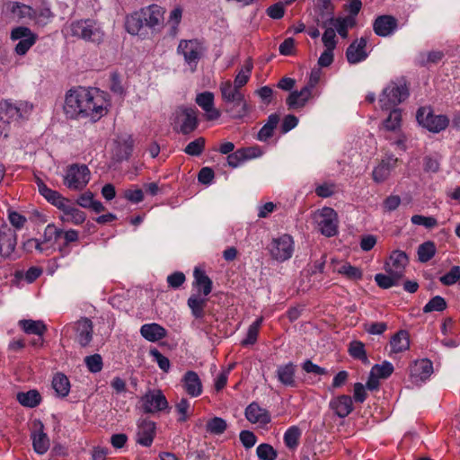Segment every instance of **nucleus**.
<instances>
[{
  "instance_id": "obj_15",
  "label": "nucleus",
  "mask_w": 460,
  "mask_h": 460,
  "mask_svg": "<svg viewBox=\"0 0 460 460\" xmlns=\"http://www.w3.org/2000/svg\"><path fill=\"white\" fill-rule=\"evenodd\" d=\"M244 414L248 421L260 427H265L271 421L269 411L261 407L255 402L246 407Z\"/></svg>"
},
{
  "instance_id": "obj_63",
  "label": "nucleus",
  "mask_w": 460,
  "mask_h": 460,
  "mask_svg": "<svg viewBox=\"0 0 460 460\" xmlns=\"http://www.w3.org/2000/svg\"><path fill=\"white\" fill-rule=\"evenodd\" d=\"M322 41L326 49H335L337 45L336 34L334 29H327L324 31Z\"/></svg>"
},
{
  "instance_id": "obj_36",
  "label": "nucleus",
  "mask_w": 460,
  "mask_h": 460,
  "mask_svg": "<svg viewBox=\"0 0 460 460\" xmlns=\"http://www.w3.org/2000/svg\"><path fill=\"white\" fill-rule=\"evenodd\" d=\"M145 19L146 17L143 16L141 9L127 16L125 22L127 31L132 35L138 34L141 29L146 26Z\"/></svg>"
},
{
  "instance_id": "obj_3",
  "label": "nucleus",
  "mask_w": 460,
  "mask_h": 460,
  "mask_svg": "<svg viewBox=\"0 0 460 460\" xmlns=\"http://www.w3.org/2000/svg\"><path fill=\"white\" fill-rule=\"evenodd\" d=\"M71 35L85 41L100 44L103 41L104 32L93 20H80L71 22Z\"/></svg>"
},
{
  "instance_id": "obj_40",
  "label": "nucleus",
  "mask_w": 460,
  "mask_h": 460,
  "mask_svg": "<svg viewBox=\"0 0 460 460\" xmlns=\"http://www.w3.org/2000/svg\"><path fill=\"white\" fill-rule=\"evenodd\" d=\"M208 299L198 295H192L188 299V305L195 318H202L205 315L204 309Z\"/></svg>"
},
{
  "instance_id": "obj_45",
  "label": "nucleus",
  "mask_w": 460,
  "mask_h": 460,
  "mask_svg": "<svg viewBox=\"0 0 460 460\" xmlns=\"http://www.w3.org/2000/svg\"><path fill=\"white\" fill-rule=\"evenodd\" d=\"M418 259L420 262H428L436 254L435 243L431 241L425 242L418 247Z\"/></svg>"
},
{
  "instance_id": "obj_5",
  "label": "nucleus",
  "mask_w": 460,
  "mask_h": 460,
  "mask_svg": "<svg viewBox=\"0 0 460 460\" xmlns=\"http://www.w3.org/2000/svg\"><path fill=\"white\" fill-rule=\"evenodd\" d=\"M419 124L429 131L438 133L449 125V119L446 115H435L430 107H420L416 113Z\"/></svg>"
},
{
  "instance_id": "obj_1",
  "label": "nucleus",
  "mask_w": 460,
  "mask_h": 460,
  "mask_svg": "<svg viewBox=\"0 0 460 460\" xmlns=\"http://www.w3.org/2000/svg\"><path fill=\"white\" fill-rule=\"evenodd\" d=\"M110 107L107 93L80 86L66 93L63 109L70 119H88L95 123L108 113Z\"/></svg>"
},
{
  "instance_id": "obj_52",
  "label": "nucleus",
  "mask_w": 460,
  "mask_h": 460,
  "mask_svg": "<svg viewBox=\"0 0 460 460\" xmlns=\"http://www.w3.org/2000/svg\"><path fill=\"white\" fill-rule=\"evenodd\" d=\"M338 273L344 275L350 280H358L363 277L362 270L349 263H345L338 269Z\"/></svg>"
},
{
  "instance_id": "obj_43",
  "label": "nucleus",
  "mask_w": 460,
  "mask_h": 460,
  "mask_svg": "<svg viewBox=\"0 0 460 460\" xmlns=\"http://www.w3.org/2000/svg\"><path fill=\"white\" fill-rule=\"evenodd\" d=\"M134 147V140L131 137L124 140L121 144H119L115 151V158L117 161H124L128 160L132 155Z\"/></svg>"
},
{
  "instance_id": "obj_22",
  "label": "nucleus",
  "mask_w": 460,
  "mask_h": 460,
  "mask_svg": "<svg viewBox=\"0 0 460 460\" xmlns=\"http://www.w3.org/2000/svg\"><path fill=\"white\" fill-rule=\"evenodd\" d=\"M185 392L191 397H198L202 394V383L194 371H187L181 379Z\"/></svg>"
},
{
  "instance_id": "obj_51",
  "label": "nucleus",
  "mask_w": 460,
  "mask_h": 460,
  "mask_svg": "<svg viewBox=\"0 0 460 460\" xmlns=\"http://www.w3.org/2000/svg\"><path fill=\"white\" fill-rule=\"evenodd\" d=\"M444 58L443 51L433 50L428 53H420L419 57V64L420 66H427L429 64H437Z\"/></svg>"
},
{
  "instance_id": "obj_32",
  "label": "nucleus",
  "mask_w": 460,
  "mask_h": 460,
  "mask_svg": "<svg viewBox=\"0 0 460 460\" xmlns=\"http://www.w3.org/2000/svg\"><path fill=\"white\" fill-rule=\"evenodd\" d=\"M5 9L12 14L13 19L31 18L34 14V10L31 6L19 2L6 3Z\"/></svg>"
},
{
  "instance_id": "obj_10",
  "label": "nucleus",
  "mask_w": 460,
  "mask_h": 460,
  "mask_svg": "<svg viewBox=\"0 0 460 460\" xmlns=\"http://www.w3.org/2000/svg\"><path fill=\"white\" fill-rule=\"evenodd\" d=\"M177 51L183 56L185 62L194 71L199 60L201 58L203 47L197 40H182L178 45Z\"/></svg>"
},
{
  "instance_id": "obj_30",
  "label": "nucleus",
  "mask_w": 460,
  "mask_h": 460,
  "mask_svg": "<svg viewBox=\"0 0 460 460\" xmlns=\"http://www.w3.org/2000/svg\"><path fill=\"white\" fill-rule=\"evenodd\" d=\"M193 276V285L197 288V289L199 292H202L205 296L209 295L212 291L213 283L206 272L199 268H195Z\"/></svg>"
},
{
  "instance_id": "obj_4",
  "label": "nucleus",
  "mask_w": 460,
  "mask_h": 460,
  "mask_svg": "<svg viewBox=\"0 0 460 460\" xmlns=\"http://www.w3.org/2000/svg\"><path fill=\"white\" fill-rule=\"evenodd\" d=\"M409 95V90L405 83L391 82L384 90L379 99L382 110H390Z\"/></svg>"
},
{
  "instance_id": "obj_53",
  "label": "nucleus",
  "mask_w": 460,
  "mask_h": 460,
  "mask_svg": "<svg viewBox=\"0 0 460 460\" xmlns=\"http://www.w3.org/2000/svg\"><path fill=\"white\" fill-rule=\"evenodd\" d=\"M205 138L199 137L195 140L190 142L184 148V152L191 156H199L203 153L205 149Z\"/></svg>"
},
{
  "instance_id": "obj_62",
  "label": "nucleus",
  "mask_w": 460,
  "mask_h": 460,
  "mask_svg": "<svg viewBox=\"0 0 460 460\" xmlns=\"http://www.w3.org/2000/svg\"><path fill=\"white\" fill-rule=\"evenodd\" d=\"M63 230L57 228L53 224H49L44 231L43 241L44 243H49L52 239L57 241L58 238L62 236Z\"/></svg>"
},
{
  "instance_id": "obj_44",
  "label": "nucleus",
  "mask_w": 460,
  "mask_h": 460,
  "mask_svg": "<svg viewBox=\"0 0 460 460\" xmlns=\"http://www.w3.org/2000/svg\"><path fill=\"white\" fill-rule=\"evenodd\" d=\"M227 429L226 421L220 417H214L206 423V430L212 435H221Z\"/></svg>"
},
{
  "instance_id": "obj_25",
  "label": "nucleus",
  "mask_w": 460,
  "mask_h": 460,
  "mask_svg": "<svg viewBox=\"0 0 460 460\" xmlns=\"http://www.w3.org/2000/svg\"><path fill=\"white\" fill-rule=\"evenodd\" d=\"M143 16L145 19V25L150 29H156L164 20V10L157 4H151L146 8H142Z\"/></svg>"
},
{
  "instance_id": "obj_38",
  "label": "nucleus",
  "mask_w": 460,
  "mask_h": 460,
  "mask_svg": "<svg viewBox=\"0 0 460 460\" xmlns=\"http://www.w3.org/2000/svg\"><path fill=\"white\" fill-rule=\"evenodd\" d=\"M17 401L25 407L34 408L41 402L40 394L37 390L20 392L16 395Z\"/></svg>"
},
{
  "instance_id": "obj_48",
  "label": "nucleus",
  "mask_w": 460,
  "mask_h": 460,
  "mask_svg": "<svg viewBox=\"0 0 460 460\" xmlns=\"http://www.w3.org/2000/svg\"><path fill=\"white\" fill-rule=\"evenodd\" d=\"M300 437V429L297 426H292L285 432L284 442L289 449H294L298 446Z\"/></svg>"
},
{
  "instance_id": "obj_55",
  "label": "nucleus",
  "mask_w": 460,
  "mask_h": 460,
  "mask_svg": "<svg viewBox=\"0 0 460 460\" xmlns=\"http://www.w3.org/2000/svg\"><path fill=\"white\" fill-rule=\"evenodd\" d=\"M447 308L445 298L440 296L432 297L423 307L424 313H431L433 311L442 312Z\"/></svg>"
},
{
  "instance_id": "obj_16",
  "label": "nucleus",
  "mask_w": 460,
  "mask_h": 460,
  "mask_svg": "<svg viewBox=\"0 0 460 460\" xmlns=\"http://www.w3.org/2000/svg\"><path fill=\"white\" fill-rule=\"evenodd\" d=\"M432 372V362L427 358L415 361L410 367V376L411 382L415 385L427 380Z\"/></svg>"
},
{
  "instance_id": "obj_42",
  "label": "nucleus",
  "mask_w": 460,
  "mask_h": 460,
  "mask_svg": "<svg viewBox=\"0 0 460 460\" xmlns=\"http://www.w3.org/2000/svg\"><path fill=\"white\" fill-rule=\"evenodd\" d=\"M349 354L355 359L360 360L363 364L368 365L369 360L367 356L365 345L359 341H353L349 344Z\"/></svg>"
},
{
  "instance_id": "obj_2",
  "label": "nucleus",
  "mask_w": 460,
  "mask_h": 460,
  "mask_svg": "<svg viewBox=\"0 0 460 460\" xmlns=\"http://www.w3.org/2000/svg\"><path fill=\"white\" fill-rule=\"evenodd\" d=\"M220 93L226 104L225 111L232 119H243L250 112L251 108L244 98V94L240 88L233 85L231 81L221 83Z\"/></svg>"
},
{
  "instance_id": "obj_60",
  "label": "nucleus",
  "mask_w": 460,
  "mask_h": 460,
  "mask_svg": "<svg viewBox=\"0 0 460 460\" xmlns=\"http://www.w3.org/2000/svg\"><path fill=\"white\" fill-rule=\"evenodd\" d=\"M189 409H190V402L186 398H181L175 404V410H176L177 413L180 415L178 418L179 422H185L188 420Z\"/></svg>"
},
{
  "instance_id": "obj_59",
  "label": "nucleus",
  "mask_w": 460,
  "mask_h": 460,
  "mask_svg": "<svg viewBox=\"0 0 460 460\" xmlns=\"http://www.w3.org/2000/svg\"><path fill=\"white\" fill-rule=\"evenodd\" d=\"M460 279V267L453 266L450 270L440 278V282L445 286H451Z\"/></svg>"
},
{
  "instance_id": "obj_29",
  "label": "nucleus",
  "mask_w": 460,
  "mask_h": 460,
  "mask_svg": "<svg viewBox=\"0 0 460 460\" xmlns=\"http://www.w3.org/2000/svg\"><path fill=\"white\" fill-rule=\"evenodd\" d=\"M140 334L148 341H158L167 335V331L158 323H146L140 328Z\"/></svg>"
},
{
  "instance_id": "obj_56",
  "label": "nucleus",
  "mask_w": 460,
  "mask_h": 460,
  "mask_svg": "<svg viewBox=\"0 0 460 460\" xmlns=\"http://www.w3.org/2000/svg\"><path fill=\"white\" fill-rule=\"evenodd\" d=\"M371 372L373 375L377 376L379 378H387L394 372V366L388 361H384L382 364H376L373 366Z\"/></svg>"
},
{
  "instance_id": "obj_20",
  "label": "nucleus",
  "mask_w": 460,
  "mask_h": 460,
  "mask_svg": "<svg viewBox=\"0 0 460 460\" xmlns=\"http://www.w3.org/2000/svg\"><path fill=\"white\" fill-rule=\"evenodd\" d=\"M196 102L206 112L208 120H215L220 117V111L214 107V94L212 93H199L196 97Z\"/></svg>"
},
{
  "instance_id": "obj_34",
  "label": "nucleus",
  "mask_w": 460,
  "mask_h": 460,
  "mask_svg": "<svg viewBox=\"0 0 460 460\" xmlns=\"http://www.w3.org/2000/svg\"><path fill=\"white\" fill-rule=\"evenodd\" d=\"M279 123V115L272 113L268 117L267 122L257 134V139L261 142L268 141L274 134V130Z\"/></svg>"
},
{
  "instance_id": "obj_54",
  "label": "nucleus",
  "mask_w": 460,
  "mask_h": 460,
  "mask_svg": "<svg viewBox=\"0 0 460 460\" xmlns=\"http://www.w3.org/2000/svg\"><path fill=\"white\" fill-rule=\"evenodd\" d=\"M355 24V21L353 18L345 17V18H336L334 22V30L340 34L341 38L348 37V29L349 27H352Z\"/></svg>"
},
{
  "instance_id": "obj_33",
  "label": "nucleus",
  "mask_w": 460,
  "mask_h": 460,
  "mask_svg": "<svg viewBox=\"0 0 460 460\" xmlns=\"http://www.w3.org/2000/svg\"><path fill=\"white\" fill-rule=\"evenodd\" d=\"M66 202L64 207L60 208L63 211L64 216L61 217L62 221L73 223L75 225H81L84 222L86 215L84 211L69 206Z\"/></svg>"
},
{
  "instance_id": "obj_6",
  "label": "nucleus",
  "mask_w": 460,
  "mask_h": 460,
  "mask_svg": "<svg viewBox=\"0 0 460 460\" xmlns=\"http://www.w3.org/2000/svg\"><path fill=\"white\" fill-rule=\"evenodd\" d=\"M89 181L90 171L86 165L72 164L66 170L64 183L70 190H81Z\"/></svg>"
},
{
  "instance_id": "obj_61",
  "label": "nucleus",
  "mask_w": 460,
  "mask_h": 460,
  "mask_svg": "<svg viewBox=\"0 0 460 460\" xmlns=\"http://www.w3.org/2000/svg\"><path fill=\"white\" fill-rule=\"evenodd\" d=\"M411 221L417 226H424L427 228H433L438 225L436 218L432 217H424L421 215H414L411 217Z\"/></svg>"
},
{
  "instance_id": "obj_35",
  "label": "nucleus",
  "mask_w": 460,
  "mask_h": 460,
  "mask_svg": "<svg viewBox=\"0 0 460 460\" xmlns=\"http://www.w3.org/2000/svg\"><path fill=\"white\" fill-rule=\"evenodd\" d=\"M18 324L27 334L43 336L47 331L46 324L40 320L35 321L31 319H23L20 320Z\"/></svg>"
},
{
  "instance_id": "obj_8",
  "label": "nucleus",
  "mask_w": 460,
  "mask_h": 460,
  "mask_svg": "<svg viewBox=\"0 0 460 460\" xmlns=\"http://www.w3.org/2000/svg\"><path fill=\"white\" fill-rule=\"evenodd\" d=\"M315 220L323 235L332 237L338 234V215L333 208L328 207L322 208L315 215Z\"/></svg>"
},
{
  "instance_id": "obj_50",
  "label": "nucleus",
  "mask_w": 460,
  "mask_h": 460,
  "mask_svg": "<svg viewBox=\"0 0 460 460\" xmlns=\"http://www.w3.org/2000/svg\"><path fill=\"white\" fill-rule=\"evenodd\" d=\"M401 278H396L394 274H382L378 273L375 276V281L381 288L387 289L394 286L398 285Z\"/></svg>"
},
{
  "instance_id": "obj_21",
  "label": "nucleus",
  "mask_w": 460,
  "mask_h": 460,
  "mask_svg": "<svg viewBox=\"0 0 460 460\" xmlns=\"http://www.w3.org/2000/svg\"><path fill=\"white\" fill-rule=\"evenodd\" d=\"M397 163L398 158L394 156H388L382 160L372 172L373 180L378 183L385 181L390 176L392 170L396 167Z\"/></svg>"
},
{
  "instance_id": "obj_18",
  "label": "nucleus",
  "mask_w": 460,
  "mask_h": 460,
  "mask_svg": "<svg viewBox=\"0 0 460 460\" xmlns=\"http://www.w3.org/2000/svg\"><path fill=\"white\" fill-rule=\"evenodd\" d=\"M181 123L180 130L182 134L188 135L193 132L198 127L197 111L192 108H181L177 115Z\"/></svg>"
},
{
  "instance_id": "obj_28",
  "label": "nucleus",
  "mask_w": 460,
  "mask_h": 460,
  "mask_svg": "<svg viewBox=\"0 0 460 460\" xmlns=\"http://www.w3.org/2000/svg\"><path fill=\"white\" fill-rule=\"evenodd\" d=\"M39 192L52 205L60 209L67 202L58 191L49 189L41 180L37 181Z\"/></svg>"
},
{
  "instance_id": "obj_7",
  "label": "nucleus",
  "mask_w": 460,
  "mask_h": 460,
  "mask_svg": "<svg viewBox=\"0 0 460 460\" xmlns=\"http://www.w3.org/2000/svg\"><path fill=\"white\" fill-rule=\"evenodd\" d=\"M269 250L272 259L279 262L286 261L292 257L294 252V240L288 234H282L272 239Z\"/></svg>"
},
{
  "instance_id": "obj_9",
  "label": "nucleus",
  "mask_w": 460,
  "mask_h": 460,
  "mask_svg": "<svg viewBox=\"0 0 460 460\" xmlns=\"http://www.w3.org/2000/svg\"><path fill=\"white\" fill-rule=\"evenodd\" d=\"M141 408L145 413H156L169 407L163 392L158 389L147 391L140 399Z\"/></svg>"
},
{
  "instance_id": "obj_24",
  "label": "nucleus",
  "mask_w": 460,
  "mask_h": 460,
  "mask_svg": "<svg viewBox=\"0 0 460 460\" xmlns=\"http://www.w3.org/2000/svg\"><path fill=\"white\" fill-rule=\"evenodd\" d=\"M312 91L307 86H304L300 91L291 92L286 100L288 109L295 110L304 107L312 98Z\"/></svg>"
},
{
  "instance_id": "obj_26",
  "label": "nucleus",
  "mask_w": 460,
  "mask_h": 460,
  "mask_svg": "<svg viewBox=\"0 0 460 460\" xmlns=\"http://www.w3.org/2000/svg\"><path fill=\"white\" fill-rule=\"evenodd\" d=\"M17 244V235L15 232L0 233V256L4 259H10Z\"/></svg>"
},
{
  "instance_id": "obj_11",
  "label": "nucleus",
  "mask_w": 460,
  "mask_h": 460,
  "mask_svg": "<svg viewBox=\"0 0 460 460\" xmlns=\"http://www.w3.org/2000/svg\"><path fill=\"white\" fill-rule=\"evenodd\" d=\"M11 39L13 40H19L15 47V52L22 56L36 42L37 36L29 28L20 26L12 30Z\"/></svg>"
},
{
  "instance_id": "obj_57",
  "label": "nucleus",
  "mask_w": 460,
  "mask_h": 460,
  "mask_svg": "<svg viewBox=\"0 0 460 460\" xmlns=\"http://www.w3.org/2000/svg\"><path fill=\"white\" fill-rule=\"evenodd\" d=\"M257 456L261 460H276L277 451L270 444H261L256 449Z\"/></svg>"
},
{
  "instance_id": "obj_64",
  "label": "nucleus",
  "mask_w": 460,
  "mask_h": 460,
  "mask_svg": "<svg viewBox=\"0 0 460 460\" xmlns=\"http://www.w3.org/2000/svg\"><path fill=\"white\" fill-rule=\"evenodd\" d=\"M243 155L244 161L261 157L263 155L262 149L259 146L240 148Z\"/></svg>"
},
{
  "instance_id": "obj_39",
  "label": "nucleus",
  "mask_w": 460,
  "mask_h": 460,
  "mask_svg": "<svg viewBox=\"0 0 460 460\" xmlns=\"http://www.w3.org/2000/svg\"><path fill=\"white\" fill-rule=\"evenodd\" d=\"M0 117L8 121L17 120L22 117L21 108L7 101L0 102Z\"/></svg>"
},
{
  "instance_id": "obj_17",
  "label": "nucleus",
  "mask_w": 460,
  "mask_h": 460,
  "mask_svg": "<svg viewBox=\"0 0 460 460\" xmlns=\"http://www.w3.org/2000/svg\"><path fill=\"white\" fill-rule=\"evenodd\" d=\"M397 27L398 21L392 15H380L373 23L375 33L380 37L392 35L397 30Z\"/></svg>"
},
{
  "instance_id": "obj_58",
  "label": "nucleus",
  "mask_w": 460,
  "mask_h": 460,
  "mask_svg": "<svg viewBox=\"0 0 460 460\" xmlns=\"http://www.w3.org/2000/svg\"><path fill=\"white\" fill-rule=\"evenodd\" d=\"M84 363L92 373H98L102 369V358L100 354H93L87 356L84 358Z\"/></svg>"
},
{
  "instance_id": "obj_37",
  "label": "nucleus",
  "mask_w": 460,
  "mask_h": 460,
  "mask_svg": "<svg viewBox=\"0 0 460 460\" xmlns=\"http://www.w3.org/2000/svg\"><path fill=\"white\" fill-rule=\"evenodd\" d=\"M52 387L58 397L64 398L70 392V382L63 373H57L52 379Z\"/></svg>"
},
{
  "instance_id": "obj_31",
  "label": "nucleus",
  "mask_w": 460,
  "mask_h": 460,
  "mask_svg": "<svg viewBox=\"0 0 460 460\" xmlns=\"http://www.w3.org/2000/svg\"><path fill=\"white\" fill-rule=\"evenodd\" d=\"M391 353H401L410 348L409 333L405 330H401L392 336L390 340Z\"/></svg>"
},
{
  "instance_id": "obj_12",
  "label": "nucleus",
  "mask_w": 460,
  "mask_h": 460,
  "mask_svg": "<svg viewBox=\"0 0 460 460\" xmlns=\"http://www.w3.org/2000/svg\"><path fill=\"white\" fill-rule=\"evenodd\" d=\"M409 263V258L406 252L395 250L392 252L388 260L385 261V270L388 274H394L396 278L404 276L405 268Z\"/></svg>"
},
{
  "instance_id": "obj_46",
  "label": "nucleus",
  "mask_w": 460,
  "mask_h": 460,
  "mask_svg": "<svg viewBox=\"0 0 460 460\" xmlns=\"http://www.w3.org/2000/svg\"><path fill=\"white\" fill-rule=\"evenodd\" d=\"M402 122V113L399 109H393L387 119L384 120V128L389 131H396L400 128Z\"/></svg>"
},
{
  "instance_id": "obj_13",
  "label": "nucleus",
  "mask_w": 460,
  "mask_h": 460,
  "mask_svg": "<svg viewBox=\"0 0 460 460\" xmlns=\"http://www.w3.org/2000/svg\"><path fill=\"white\" fill-rule=\"evenodd\" d=\"M156 434L155 422L141 419L137 422V429L136 434V442L143 447H150Z\"/></svg>"
},
{
  "instance_id": "obj_49",
  "label": "nucleus",
  "mask_w": 460,
  "mask_h": 460,
  "mask_svg": "<svg viewBox=\"0 0 460 460\" xmlns=\"http://www.w3.org/2000/svg\"><path fill=\"white\" fill-rule=\"evenodd\" d=\"M261 323L262 317H260L249 326L246 337L241 342L243 346L252 345L256 342Z\"/></svg>"
},
{
  "instance_id": "obj_47",
  "label": "nucleus",
  "mask_w": 460,
  "mask_h": 460,
  "mask_svg": "<svg viewBox=\"0 0 460 460\" xmlns=\"http://www.w3.org/2000/svg\"><path fill=\"white\" fill-rule=\"evenodd\" d=\"M252 67H253L252 62L251 60H247L245 62L244 66L242 67V69L236 75L233 85H234L240 89L243 86H244L249 81Z\"/></svg>"
},
{
  "instance_id": "obj_19",
  "label": "nucleus",
  "mask_w": 460,
  "mask_h": 460,
  "mask_svg": "<svg viewBox=\"0 0 460 460\" xmlns=\"http://www.w3.org/2000/svg\"><path fill=\"white\" fill-rule=\"evenodd\" d=\"M367 39L360 38L349 44L346 50V58L349 64H357L367 58L366 51Z\"/></svg>"
},
{
  "instance_id": "obj_23",
  "label": "nucleus",
  "mask_w": 460,
  "mask_h": 460,
  "mask_svg": "<svg viewBox=\"0 0 460 460\" xmlns=\"http://www.w3.org/2000/svg\"><path fill=\"white\" fill-rule=\"evenodd\" d=\"M330 408L340 418H345L353 411L352 399L349 395H339L331 400Z\"/></svg>"
},
{
  "instance_id": "obj_14",
  "label": "nucleus",
  "mask_w": 460,
  "mask_h": 460,
  "mask_svg": "<svg viewBox=\"0 0 460 460\" xmlns=\"http://www.w3.org/2000/svg\"><path fill=\"white\" fill-rule=\"evenodd\" d=\"M75 341L81 347H86L93 340V323L91 319L82 317L74 323Z\"/></svg>"
},
{
  "instance_id": "obj_41",
  "label": "nucleus",
  "mask_w": 460,
  "mask_h": 460,
  "mask_svg": "<svg viewBox=\"0 0 460 460\" xmlns=\"http://www.w3.org/2000/svg\"><path fill=\"white\" fill-rule=\"evenodd\" d=\"M33 449L40 455L45 454L49 448V439L42 431H34L31 435Z\"/></svg>"
},
{
  "instance_id": "obj_27",
  "label": "nucleus",
  "mask_w": 460,
  "mask_h": 460,
  "mask_svg": "<svg viewBox=\"0 0 460 460\" xmlns=\"http://www.w3.org/2000/svg\"><path fill=\"white\" fill-rule=\"evenodd\" d=\"M296 366L292 362L279 366L276 371L278 380L285 386L296 387Z\"/></svg>"
}]
</instances>
